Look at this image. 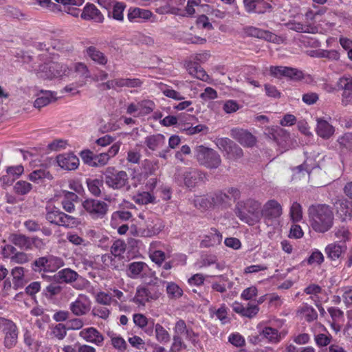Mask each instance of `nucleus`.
Instances as JSON below:
<instances>
[{"instance_id":"1","label":"nucleus","mask_w":352,"mask_h":352,"mask_svg":"<svg viewBox=\"0 0 352 352\" xmlns=\"http://www.w3.org/2000/svg\"><path fill=\"white\" fill-rule=\"evenodd\" d=\"M309 222L312 229L318 233L329 231L333 224V212L325 204L311 206L309 208Z\"/></svg>"},{"instance_id":"2","label":"nucleus","mask_w":352,"mask_h":352,"mask_svg":"<svg viewBox=\"0 0 352 352\" xmlns=\"http://www.w3.org/2000/svg\"><path fill=\"white\" fill-rule=\"evenodd\" d=\"M261 203L254 199L239 201L235 205L236 215L250 226L258 223L261 218Z\"/></svg>"},{"instance_id":"3","label":"nucleus","mask_w":352,"mask_h":352,"mask_svg":"<svg viewBox=\"0 0 352 352\" xmlns=\"http://www.w3.org/2000/svg\"><path fill=\"white\" fill-rule=\"evenodd\" d=\"M72 69L60 63L51 62L39 66L37 75L40 78L52 79L70 77Z\"/></svg>"},{"instance_id":"4","label":"nucleus","mask_w":352,"mask_h":352,"mask_svg":"<svg viewBox=\"0 0 352 352\" xmlns=\"http://www.w3.org/2000/svg\"><path fill=\"white\" fill-rule=\"evenodd\" d=\"M106 185L112 189L119 190L128 184L129 177L124 170H117L113 166L107 167L103 172Z\"/></svg>"},{"instance_id":"5","label":"nucleus","mask_w":352,"mask_h":352,"mask_svg":"<svg viewBox=\"0 0 352 352\" xmlns=\"http://www.w3.org/2000/svg\"><path fill=\"white\" fill-rule=\"evenodd\" d=\"M195 153L199 162L208 168H217L221 164L220 155L212 148L201 145L196 147Z\"/></svg>"},{"instance_id":"6","label":"nucleus","mask_w":352,"mask_h":352,"mask_svg":"<svg viewBox=\"0 0 352 352\" xmlns=\"http://www.w3.org/2000/svg\"><path fill=\"white\" fill-rule=\"evenodd\" d=\"M241 197L240 190L234 187H230L214 193L211 197L214 206L228 208L231 206V200L236 201Z\"/></svg>"},{"instance_id":"7","label":"nucleus","mask_w":352,"mask_h":352,"mask_svg":"<svg viewBox=\"0 0 352 352\" xmlns=\"http://www.w3.org/2000/svg\"><path fill=\"white\" fill-rule=\"evenodd\" d=\"M0 331L3 333V344L6 348H13L17 343L18 328L12 320L1 318Z\"/></svg>"},{"instance_id":"8","label":"nucleus","mask_w":352,"mask_h":352,"mask_svg":"<svg viewBox=\"0 0 352 352\" xmlns=\"http://www.w3.org/2000/svg\"><path fill=\"white\" fill-rule=\"evenodd\" d=\"M33 270L36 272H54L64 265L63 260L53 255L40 257L34 263Z\"/></svg>"},{"instance_id":"9","label":"nucleus","mask_w":352,"mask_h":352,"mask_svg":"<svg viewBox=\"0 0 352 352\" xmlns=\"http://www.w3.org/2000/svg\"><path fill=\"white\" fill-rule=\"evenodd\" d=\"M82 206L94 219H102L109 209V206L104 201L92 198L85 199Z\"/></svg>"},{"instance_id":"10","label":"nucleus","mask_w":352,"mask_h":352,"mask_svg":"<svg viewBox=\"0 0 352 352\" xmlns=\"http://www.w3.org/2000/svg\"><path fill=\"white\" fill-rule=\"evenodd\" d=\"M262 218L265 223L270 226L282 214L280 204L274 199L267 201L261 209Z\"/></svg>"},{"instance_id":"11","label":"nucleus","mask_w":352,"mask_h":352,"mask_svg":"<svg viewBox=\"0 0 352 352\" xmlns=\"http://www.w3.org/2000/svg\"><path fill=\"white\" fill-rule=\"evenodd\" d=\"M283 324V321L276 320L270 326L264 327L260 334L271 343H278L285 336L286 332L279 331Z\"/></svg>"},{"instance_id":"12","label":"nucleus","mask_w":352,"mask_h":352,"mask_svg":"<svg viewBox=\"0 0 352 352\" xmlns=\"http://www.w3.org/2000/svg\"><path fill=\"white\" fill-rule=\"evenodd\" d=\"M155 109L152 100H143L137 103H131L127 106L126 113L134 117H140L151 113Z\"/></svg>"},{"instance_id":"13","label":"nucleus","mask_w":352,"mask_h":352,"mask_svg":"<svg viewBox=\"0 0 352 352\" xmlns=\"http://www.w3.org/2000/svg\"><path fill=\"white\" fill-rule=\"evenodd\" d=\"M155 18L149 10L140 8H130L128 10L127 19L131 23L154 22Z\"/></svg>"},{"instance_id":"14","label":"nucleus","mask_w":352,"mask_h":352,"mask_svg":"<svg viewBox=\"0 0 352 352\" xmlns=\"http://www.w3.org/2000/svg\"><path fill=\"white\" fill-rule=\"evenodd\" d=\"M151 273V272L148 265L142 261L130 263L126 269L127 276L133 279L143 278Z\"/></svg>"},{"instance_id":"15","label":"nucleus","mask_w":352,"mask_h":352,"mask_svg":"<svg viewBox=\"0 0 352 352\" xmlns=\"http://www.w3.org/2000/svg\"><path fill=\"white\" fill-rule=\"evenodd\" d=\"M164 228L162 221L155 218L147 221L146 228L140 227L135 230V236L140 237H151L159 234Z\"/></svg>"},{"instance_id":"16","label":"nucleus","mask_w":352,"mask_h":352,"mask_svg":"<svg viewBox=\"0 0 352 352\" xmlns=\"http://www.w3.org/2000/svg\"><path fill=\"white\" fill-rule=\"evenodd\" d=\"M91 308V301L88 296L80 294L75 301L69 305V309L73 314L77 316L86 314Z\"/></svg>"},{"instance_id":"17","label":"nucleus","mask_w":352,"mask_h":352,"mask_svg":"<svg viewBox=\"0 0 352 352\" xmlns=\"http://www.w3.org/2000/svg\"><path fill=\"white\" fill-rule=\"evenodd\" d=\"M216 144L219 149L225 151L230 157H240L243 155L242 149L227 138L217 139Z\"/></svg>"},{"instance_id":"18","label":"nucleus","mask_w":352,"mask_h":352,"mask_svg":"<svg viewBox=\"0 0 352 352\" xmlns=\"http://www.w3.org/2000/svg\"><path fill=\"white\" fill-rule=\"evenodd\" d=\"M270 72L272 76L276 78L286 76L292 79L298 80L302 77V74L300 71L288 67L271 66L270 67Z\"/></svg>"},{"instance_id":"19","label":"nucleus","mask_w":352,"mask_h":352,"mask_svg":"<svg viewBox=\"0 0 352 352\" xmlns=\"http://www.w3.org/2000/svg\"><path fill=\"white\" fill-rule=\"evenodd\" d=\"M80 17L83 20L94 21L96 23H102L104 19L103 14L96 6L89 3L83 8Z\"/></svg>"},{"instance_id":"20","label":"nucleus","mask_w":352,"mask_h":352,"mask_svg":"<svg viewBox=\"0 0 352 352\" xmlns=\"http://www.w3.org/2000/svg\"><path fill=\"white\" fill-rule=\"evenodd\" d=\"M337 86L344 90L342 94V103L345 105L352 102V76H344L339 78Z\"/></svg>"},{"instance_id":"21","label":"nucleus","mask_w":352,"mask_h":352,"mask_svg":"<svg viewBox=\"0 0 352 352\" xmlns=\"http://www.w3.org/2000/svg\"><path fill=\"white\" fill-rule=\"evenodd\" d=\"M56 162L61 168L69 170L76 169L79 165L78 158L73 153L58 155L56 157Z\"/></svg>"},{"instance_id":"22","label":"nucleus","mask_w":352,"mask_h":352,"mask_svg":"<svg viewBox=\"0 0 352 352\" xmlns=\"http://www.w3.org/2000/svg\"><path fill=\"white\" fill-rule=\"evenodd\" d=\"M79 336L86 342L101 346L104 341L103 336L95 328L88 327L82 329Z\"/></svg>"},{"instance_id":"23","label":"nucleus","mask_w":352,"mask_h":352,"mask_svg":"<svg viewBox=\"0 0 352 352\" xmlns=\"http://www.w3.org/2000/svg\"><path fill=\"white\" fill-rule=\"evenodd\" d=\"M157 296L155 294H153L151 291L143 286H139L137 287L135 295L133 298V301L139 307H144L146 302L150 300L155 299Z\"/></svg>"},{"instance_id":"24","label":"nucleus","mask_w":352,"mask_h":352,"mask_svg":"<svg viewBox=\"0 0 352 352\" xmlns=\"http://www.w3.org/2000/svg\"><path fill=\"white\" fill-rule=\"evenodd\" d=\"M231 136L245 146H252L256 141L255 138L250 133L241 129H232Z\"/></svg>"},{"instance_id":"25","label":"nucleus","mask_w":352,"mask_h":352,"mask_svg":"<svg viewBox=\"0 0 352 352\" xmlns=\"http://www.w3.org/2000/svg\"><path fill=\"white\" fill-rule=\"evenodd\" d=\"M223 239L221 233L216 228H210L204 235L201 241V245L204 248H209L219 245Z\"/></svg>"},{"instance_id":"26","label":"nucleus","mask_w":352,"mask_h":352,"mask_svg":"<svg viewBox=\"0 0 352 352\" xmlns=\"http://www.w3.org/2000/svg\"><path fill=\"white\" fill-rule=\"evenodd\" d=\"M186 68L190 76L202 81L209 82L210 76L197 63L189 61L186 63Z\"/></svg>"},{"instance_id":"27","label":"nucleus","mask_w":352,"mask_h":352,"mask_svg":"<svg viewBox=\"0 0 352 352\" xmlns=\"http://www.w3.org/2000/svg\"><path fill=\"white\" fill-rule=\"evenodd\" d=\"M24 172L22 165L9 166L6 168V175L1 177L3 184L10 185L14 180L18 179Z\"/></svg>"},{"instance_id":"28","label":"nucleus","mask_w":352,"mask_h":352,"mask_svg":"<svg viewBox=\"0 0 352 352\" xmlns=\"http://www.w3.org/2000/svg\"><path fill=\"white\" fill-rule=\"evenodd\" d=\"M162 243L160 241H153L150 244L148 253L152 261L160 265L165 260L164 252L160 249Z\"/></svg>"},{"instance_id":"29","label":"nucleus","mask_w":352,"mask_h":352,"mask_svg":"<svg viewBox=\"0 0 352 352\" xmlns=\"http://www.w3.org/2000/svg\"><path fill=\"white\" fill-rule=\"evenodd\" d=\"M58 3H61L65 6L64 11L74 17H78L80 10L74 6H81L85 0H54Z\"/></svg>"},{"instance_id":"30","label":"nucleus","mask_w":352,"mask_h":352,"mask_svg":"<svg viewBox=\"0 0 352 352\" xmlns=\"http://www.w3.org/2000/svg\"><path fill=\"white\" fill-rule=\"evenodd\" d=\"M165 136L160 133L148 135L144 140V144L151 151H156L161 148L165 144Z\"/></svg>"},{"instance_id":"31","label":"nucleus","mask_w":352,"mask_h":352,"mask_svg":"<svg viewBox=\"0 0 352 352\" xmlns=\"http://www.w3.org/2000/svg\"><path fill=\"white\" fill-rule=\"evenodd\" d=\"M85 54L91 60L100 65H104L108 61V58L104 53L94 46L87 47Z\"/></svg>"},{"instance_id":"32","label":"nucleus","mask_w":352,"mask_h":352,"mask_svg":"<svg viewBox=\"0 0 352 352\" xmlns=\"http://www.w3.org/2000/svg\"><path fill=\"white\" fill-rule=\"evenodd\" d=\"M335 132L334 127L327 120L318 118L317 120L316 133L324 139L329 138Z\"/></svg>"},{"instance_id":"33","label":"nucleus","mask_w":352,"mask_h":352,"mask_svg":"<svg viewBox=\"0 0 352 352\" xmlns=\"http://www.w3.org/2000/svg\"><path fill=\"white\" fill-rule=\"evenodd\" d=\"M72 69L70 77L72 78H79V80H84L90 77V72L87 66L82 63H76Z\"/></svg>"},{"instance_id":"34","label":"nucleus","mask_w":352,"mask_h":352,"mask_svg":"<svg viewBox=\"0 0 352 352\" xmlns=\"http://www.w3.org/2000/svg\"><path fill=\"white\" fill-rule=\"evenodd\" d=\"M28 178L34 183L41 184L46 180H52L53 176L47 169L40 168L30 173Z\"/></svg>"},{"instance_id":"35","label":"nucleus","mask_w":352,"mask_h":352,"mask_svg":"<svg viewBox=\"0 0 352 352\" xmlns=\"http://www.w3.org/2000/svg\"><path fill=\"white\" fill-rule=\"evenodd\" d=\"M78 277V275L75 271L65 268L54 274L53 279L58 282L72 283L77 280Z\"/></svg>"},{"instance_id":"36","label":"nucleus","mask_w":352,"mask_h":352,"mask_svg":"<svg viewBox=\"0 0 352 352\" xmlns=\"http://www.w3.org/2000/svg\"><path fill=\"white\" fill-rule=\"evenodd\" d=\"M9 241L23 250H31L30 237L21 234H12L9 236Z\"/></svg>"},{"instance_id":"37","label":"nucleus","mask_w":352,"mask_h":352,"mask_svg":"<svg viewBox=\"0 0 352 352\" xmlns=\"http://www.w3.org/2000/svg\"><path fill=\"white\" fill-rule=\"evenodd\" d=\"M56 100V94L50 91H41L35 100L34 105L36 108L43 107Z\"/></svg>"},{"instance_id":"38","label":"nucleus","mask_w":352,"mask_h":352,"mask_svg":"<svg viewBox=\"0 0 352 352\" xmlns=\"http://www.w3.org/2000/svg\"><path fill=\"white\" fill-rule=\"evenodd\" d=\"M345 250L346 246L344 245H340L338 243H332L326 247L325 252L329 258L332 260H336L341 256Z\"/></svg>"},{"instance_id":"39","label":"nucleus","mask_w":352,"mask_h":352,"mask_svg":"<svg viewBox=\"0 0 352 352\" xmlns=\"http://www.w3.org/2000/svg\"><path fill=\"white\" fill-rule=\"evenodd\" d=\"M337 212L343 219L352 217V202L343 199L337 203Z\"/></svg>"},{"instance_id":"40","label":"nucleus","mask_w":352,"mask_h":352,"mask_svg":"<svg viewBox=\"0 0 352 352\" xmlns=\"http://www.w3.org/2000/svg\"><path fill=\"white\" fill-rule=\"evenodd\" d=\"M209 312L211 317L216 318L219 320L222 324H226L229 322V318L228 317V308L224 304L221 305L218 309H216L214 307H210Z\"/></svg>"},{"instance_id":"41","label":"nucleus","mask_w":352,"mask_h":352,"mask_svg":"<svg viewBox=\"0 0 352 352\" xmlns=\"http://www.w3.org/2000/svg\"><path fill=\"white\" fill-rule=\"evenodd\" d=\"M249 34L259 38H263L270 42H276L278 41L277 36L269 31L263 30L256 28H250Z\"/></svg>"},{"instance_id":"42","label":"nucleus","mask_w":352,"mask_h":352,"mask_svg":"<svg viewBox=\"0 0 352 352\" xmlns=\"http://www.w3.org/2000/svg\"><path fill=\"white\" fill-rule=\"evenodd\" d=\"M24 272L25 270L22 267H15L12 270L11 274L13 276L14 288L16 290L23 287L25 285Z\"/></svg>"},{"instance_id":"43","label":"nucleus","mask_w":352,"mask_h":352,"mask_svg":"<svg viewBox=\"0 0 352 352\" xmlns=\"http://www.w3.org/2000/svg\"><path fill=\"white\" fill-rule=\"evenodd\" d=\"M78 196L72 192H67L65 194V197L62 201L63 209L67 212H72L75 210L74 202L78 200Z\"/></svg>"},{"instance_id":"44","label":"nucleus","mask_w":352,"mask_h":352,"mask_svg":"<svg viewBox=\"0 0 352 352\" xmlns=\"http://www.w3.org/2000/svg\"><path fill=\"white\" fill-rule=\"evenodd\" d=\"M131 217V213L128 211L120 210L114 212L111 214V226L113 228H116L118 226L120 221L129 220Z\"/></svg>"},{"instance_id":"45","label":"nucleus","mask_w":352,"mask_h":352,"mask_svg":"<svg viewBox=\"0 0 352 352\" xmlns=\"http://www.w3.org/2000/svg\"><path fill=\"white\" fill-rule=\"evenodd\" d=\"M64 212L55 208H47L46 219L51 223L60 226Z\"/></svg>"},{"instance_id":"46","label":"nucleus","mask_w":352,"mask_h":352,"mask_svg":"<svg viewBox=\"0 0 352 352\" xmlns=\"http://www.w3.org/2000/svg\"><path fill=\"white\" fill-rule=\"evenodd\" d=\"M133 199L136 204L140 205L153 204L155 201V196L148 192H139L133 196Z\"/></svg>"},{"instance_id":"47","label":"nucleus","mask_w":352,"mask_h":352,"mask_svg":"<svg viewBox=\"0 0 352 352\" xmlns=\"http://www.w3.org/2000/svg\"><path fill=\"white\" fill-rule=\"evenodd\" d=\"M125 5L122 2H116L113 5L112 10L109 13V16L112 17L113 19L118 21H123L124 20V10L125 9Z\"/></svg>"},{"instance_id":"48","label":"nucleus","mask_w":352,"mask_h":352,"mask_svg":"<svg viewBox=\"0 0 352 352\" xmlns=\"http://www.w3.org/2000/svg\"><path fill=\"white\" fill-rule=\"evenodd\" d=\"M324 8H318L314 6L312 8H309L305 14V19L307 22L315 23L325 12Z\"/></svg>"},{"instance_id":"49","label":"nucleus","mask_w":352,"mask_h":352,"mask_svg":"<svg viewBox=\"0 0 352 352\" xmlns=\"http://www.w3.org/2000/svg\"><path fill=\"white\" fill-rule=\"evenodd\" d=\"M166 293L169 298L176 299L183 295V290L173 282H166Z\"/></svg>"},{"instance_id":"50","label":"nucleus","mask_w":352,"mask_h":352,"mask_svg":"<svg viewBox=\"0 0 352 352\" xmlns=\"http://www.w3.org/2000/svg\"><path fill=\"white\" fill-rule=\"evenodd\" d=\"M298 312L308 322H311L317 319L318 314L316 311L310 305H303L298 310Z\"/></svg>"},{"instance_id":"51","label":"nucleus","mask_w":352,"mask_h":352,"mask_svg":"<svg viewBox=\"0 0 352 352\" xmlns=\"http://www.w3.org/2000/svg\"><path fill=\"white\" fill-rule=\"evenodd\" d=\"M155 333L157 341L162 344H166L170 340L169 333L160 324L155 325Z\"/></svg>"},{"instance_id":"52","label":"nucleus","mask_w":352,"mask_h":352,"mask_svg":"<svg viewBox=\"0 0 352 352\" xmlns=\"http://www.w3.org/2000/svg\"><path fill=\"white\" fill-rule=\"evenodd\" d=\"M103 182L102 180L98 179H87V185L89 191L91 194L94 196H99L101 193V187L102 186Z\"/></svg>"},{"instance_id":"53","label":"nucleus","mask_w":352,"mask_h":352,"mask_svg":"<svg viewBox=\"0 0 352 352\" xmlns=\"http://www.w3.org/2000/svg\"><path fill=\"white\" fill-rule=\"evenodd\" d=\"M290 29L298 32H305L310 34H316L318 32V28L316 26L303 25L300 23H294L291 24Z\"/></svg>"},{"instance_id":"54","label":"nucleus","mask_w":352,"mask_h":352,"mask_svg":"<svg viewBox=\"0 0 352 352\" xmlns=\"http://www.w3.org/2000/svg\"><path fill=\"white\" fill-rule=\"evenodd\" d=\"M32 189V185L23 180L18 181L14 186V190L16 193L23 195H26Z\"/></svg>"},{"instance_id":"55","label":"nucleus","mask_w":352,"mask_h":352,"mask_svg":"<svg viewBox=\"0 0 352 352\" xmlns=\"http://www.w3.org/2000/svg\"><path fill=\"white\" fill-rule=\"evenodd\" d=\"M290 216L293 221H300L302 218V211L301 206L294 202L292 204L290 208Z\"/></svg>"},{"instance_id":"56","label":"nucleus","mask_w":352,"mask_h":352,"mask_svg":"<svg viewBox=\"0 0 352 352\" xmlns=\"http://www.w3.org/2000/svg\"><path fill=\"white\" fill-rule=\"evenodd\" d=\"M79 223L80 221L77 218L64 213L60 226L67 228H75L78 226Z\"/></svg>"},{"instance_id":"57","label":"nucleus","mask_w":352,"mask_h":352,"mask_svg":"<svg viewBox=\"0 0 352 352\" xmlns=\"http://www.w3.org/2000/svg\"><path fill=\"white\" fill-rule=\"evenodd\" d=\"M126 250V244L122 240H116L111 248V252L115 256H120Z\"/></svg>"},{"instance_id":"58","label":"nucleus","mask_w":352,"mask_h":352,"mask_svg":"<svg viewBox=\"0 0 352 352\" xmlns=\"http://www.w3.org/2000/svg\"><path fill=\"white\" fill-rule=\"evenodd\" d=\"M109 157L105 153L94 155L92 167H102L108 164Z\"/></svg>"},{"instance_id":"59","label":"nucleus","mask_w":352,"mask_h":352,"mask_svg":"<svg viewBox=\"0 0 352 352\" xmlns=\"http://www.w3.org/2000/svg\"><path fill=\"white\" fill-rule=\"evenodd\" d=\"M314 340L318 346H325L330 343L331 336L328 333H320L315 336Z\"/></svg>"},{"instance_id":"60","label":"nucleus","mask_w":352,"mask_h":352,"mask_svg":"<svg viewBox=\"0 0 352 352\" xmlns=\"http://www.w3.org/2000/svg\"><path fill=\"white\" fill-rule=\"evenodd\" d=\"M240 105L234 100H228L225 101L223 106V109L226 113H232L238 111Z\"/></svg>"},{"instance_id":"61","label":"nucleus","mask_w":352,"mask_h":352,"mask_svg":"<svg viewBox=\"0 0 352 352\" xmlns=\"http://www.w3.org/2000/svg\"><path fill=\"white\" fill-rule=\"evenodd\" d=\"M335 236L340 241H345L350 237V232L346 228L339 227L334 230Z\"/></svg>"},{"instance_id":"62","label":"nucleus","mask_w":352,"mask_h":352,"mask_svg":"<svg viewBox=\"0 0 352 352\" xmlns=\"http://www.w3.org/2000/svg\"><path fill=\"white\" fill-rule=\"evenodd\" d=\"M112 345L120 351H123L126 347V343L125 340L120 336L113 335L111 337Z\"/></svg>"},{"instance_id":"63","label":"nucleus","mask_w":352,"mask_h":352,"mask_svg":"<svg viewBox=\"0 0 352 352\" xmlns=\"http://www.w3.org/2000/svg\"><path fill=\"white\" fill-rule=\"evenodd\" d=\"M257 288L254 286H251L242 292L241 297L243 300H249L256 297L257 296Z\"/></svg>"},{"instance_id":"64","label":"nucleus","mask_w":352,"mask_h":352,"mask_svg":"<svg viewBox=\"0 0 352 352\" xmlns=\"http://www.w3.org/2000/svg\"><path fill=\"white\" fill-rule=\"evenodd\" d=\"M339 144L346 148L350 149L352 148V133H345L340 137L338 140Z\"/></svg>"}]
</instances>
